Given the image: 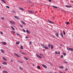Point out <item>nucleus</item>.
<instances>
[{
  "mask_svg": "<svg viewBox=\"0 0 73 73\" xmlns=\"http://www.w3.org/2000/svg\"><path fill=\"white\" fill-rule=\"evenodd\" d=\"M28 12L29 13H33V14L35 13V12H34V11H29Z\"/></svg>",
  "mask_w": 73,
  "mask_h": 73,
  "instance_id": "2",
  "label": "nucleus"
},
{
  "mask_svg": "<svg viewBox=\"0 0 73 73\" xmlns=\"http://www.w3.org/2000/svg\"><path fill=\"white\" fill-rule=\"evenodd\" d=\"M48 1H50V2H52V0H48Z\"/></svg>",
  "mask_w": 73,
  "mask_h": 73,
  "instance_id": "52",
  "label": "nucleus"
},
{
  "mask_svg": "<svg viewBox=\"0 0 73 73\" xmlns=\"http://www.w3.org/2000/svg\"><path fill=\"white\" fill-rule=\"evenodd\" d=\"M55 73H58L57 72H55Z\"/></svg>",
  "mask_w": 73,
  "mask_h": 73,
  "instance_id": "60",
  "label": "nucleus"
},
{
  "mask_svg": "<svg viewBox=\"0 0 73 73\" xmlns=\"http://www.w3.org/2000/svg\"><path fill=\"white\" fill-rule=\"evenodd\" d=\"M19 9H20L22 11H24V9L21 8H19Z\"/></svg>",
  "mask_w": 73,
  "mask_h": 73,
  "instance_id": "29",
  "label": "nucleus"
},
{
  "mask_svg": "<svg viewBox=\"0 0 73 73\" xmlns=\"http://www.w3.org/2000/svg\"><path fill=\"white\" fill-rule=\"evenodd\" d=\"M36 55L37 56V57L38 58H42V57H41V56H40V55H38V54H36Z\"/></svg>",
  "mask_w": 73,
  "mask_h": 73,
  "instance_id": "5",
  "label": "nucleus"
},
{
  "mask_svg": "<svg viewBox=\"0 0 73 73\" xmlns=\"http://www.w3.org/2000/svg\"><path fill=\"white\" fill-rule=\"evenodd\" d=\"M53 7H54V8H57V7L56 6H53Z\"/></svg>",
  "mask_w": 73,
  "mask_h": 73,
  "instance_id": "30",
  "label": "nucleus"
},
{
  "mask_svg": "<svg viewBox=\"0 0 73 73\" xmlns=\"http://www.w3.org/2000/svg\"><path fill=\"white\" fill-rule=\"evenodd\" d=\"M2 1H3L4 0H1Z\"/></svg>",
  "mask_w": 73,
  "mask_h": 73,
  "instance_id": "59",
  "label": "nucleus"
},
{
  "mask_svg": "<svg viewBox=\"0 0 73 73\" xmlns=\"http://www.w3.org/2000/svg\"><path fill=\"white\" fill-rule=\"evenodd\" d=\"M40 56H43V55L41 53H40Z\"/></svg>",
  "mask_w": 73,
  "mask_h": 73,
  "instance_id": "42",
  "label": "nucleus"
},
{
  "mask_svg": "<svg viewBox=\"0 0 73 73\" xmlns=\"http://www.w3.org/2000/svg\"><path fill=\"white\" fill-rule=\"evenodd\" d=\"M29 44H32V42L31 41V42H30Z\"/></svg>",
  "mask_w": 73,
  "mask_h": 73,
  "instance_id": "49",
  "label": "nucleus"
},
{
  "mask_svg": "<svg viewBox=\"0 0 73 73\" xmlns=\"http://www.w3.org/2000/svg\"><path fill=\"white\" fill-rule=\"evenodd\" d=\"M63 34L64 35H65V34H66V33H65V32L64 31H63Z\"/></svg>",
  "mask_w": 73,
  "mask_h": 73,
  "instance_id": "41",
  "label": "nucleus"
},
{
  "mask_svg": "<svg viewBox=\"0 0 73 73\" xmlns=\"http://www.w3.org/2000/svg\"><path fill=\"white\" fill-rule=\"evenodd\" d=\"M42 48H44L45 49H48V48L45 46H42Z\"/></svg>",
  "mask_w": 73,
  "mask_h": 73,
  "instance_id": "6",
  "label": "nucleus"
},
{
  "mask_svg": "<svg viewBox=\"0 0 73 73\" xmlns=\"http://www.w3.org/2000/svg\"><path fill=\"white\" fill-rule=\"evenodd\" d=\"M1 52L2 53H4V51L2 49H1Z\"/></svg>",
  "mask_w": 73,
  "mask_h": 73,
  "instance_id": "16",
  "label": "nucleus"
},
{
  "mask_svg": "<svg viewBox=\"0 0 73 73\" xmlns=\"http://www.w3.org/2000/svg\"><path fill=\"white\" fill-rule=\"evenodd\" d=\"M50 47L51 49H52L53 48V46L52 45H51Z\"/></svg>",
  "mask_w": 73,
  "mask_h": 73,
  "instance_id": "20",
  "label": "nucleus"
},
{
  "mask_svg": "<svg viewBox=\"0 0 73 73\" xmlns=\"http://www.w3.org/2000/svg\"><path fill=\"white\" fill-rule=\"evenodd\" d=\"M23 58H25V60H28V58H27V57H23Z\"/></svg>",
  "mask_w": 73,
  "mask_h": 73,
  "instance_id": "15",
  "label": "nucleus"
},
{
  "mask_svg": "<svg viewBox=\"0 0 73 73\" xmlns=\"http://www.w3.org/2000/svg\"><path fill=\"white\" fill-rule=\"evenodd\" d=\"M60 73H63V72H62V71H60Z\"/></svg>",
  "mask_w": 73,
  "mask_h": 73,
  "instance_id": "54",
  "label": "nucleus"
},
{
  "mask_svg": "<svg viewBox=\"0 0 73 73\" xmlns=\"http://www.w3.org/2000/svg\"><path fill=\"white\" fill-rule=\"evenodd\" d=\"M1 19H2V20H4V18L3 17H2L1 18Z\"/></svg>",
  "mask_w": 73,
  "mask_h": 73,
  "instance_id": "47",
  "label": "nucleus"
},
{
  "mask_svg": "<svg viewBox=\"0 0 73 73\" xmlns=\"http://www.w3.org/2000/svg\"><path fill=\"white\" fill-rule=\"evenodd\" d=\"M14 54H15V56H17V57H19V58H20V56H19V55L18 54L15 53H14Z\"/></svg>",
  "mask_w": 73,
  "mask_h": 73,
  "instance_id": "4",
  "label": "nucleus"
},
{
  "mask_svg": "<svg viewBox=\"0 0 73 73\" xmlns=\"http://www.w3.org/2000/svg\"><path fill=\"white\" fill-rule=\"evenodd\" d=\"M50 46H51V45H50V44H49L48 45V46L49 48H50Z\"/></svg>",
  "mask_w": 73,
  "mask_h": 73,
  "instance_id": "39",
  "label": "nucleus"
},
{
  "mask_svg": "<svg viewBox=\"0 0 73 73\" xmlns=\"http://www.w3.org/2000/svg\"><path fill=\"white\" fill-rule=\"evenodd\" d=\"M60 35L61 36L62 38H63L64 36H63V33H61Z\"/></svg>",
  "mask_w": 73,
  "mask_h": 73,
  "instance_id": "14",
  "label": "nucleus"
},
{
  "mask_svg": "<svg viewBox=\"0 0 73 73\" xmlns=\"http://www.w3.org/2000/svg\"><path fill=\"white\" fill-rule=\"evenodd\" d=\"M17 35V36H20V35L18 33H16Z\"/></svg>",
  "mask_w": 73,
  "mask_h": 73,
  "instance_id": "33",
  "label": "nucleus"
},
{
  "mask_svg": "<svg viewBox=\"0 0 73 73\" xmlns=\"http://www.w3.org/2000/svg\"><path fill=\"white\" fill-rule=\"evenodd\" d=\"M2 43L3 45H5V44H7V43L5 42H2Z\"/></svg>",
  "mask_w": 73,
  "mask_h": 73,
  "instance_id": "11",
  "label": "nucleus"
},
{
  "mask_svg": "<svg viewBox=\"0 0 73 73\" xmlns=\"http://www.w3.org/2000/svg\"><path fill=\"white\" fill-rule=\"evenodd\" d=\"M6 8H8V9H9V7L8 6H6Z\"/></svg>",
  "mask_w": 73,
  "mask_h": 73,
  "instance_id": "32",
  "label": "nucleus"
},
{
  "mask_svg": "<svg viewBox=\"0 0 73 73\" xmlns=\"http://www.w3.org/2000/svg\"><path fill=\"white\" fill-rule=\"evenodd\" d=\"M37 68H38V69H40V66H37Z\"/></svg>",
  "mask_w": 73,
  "mask_h": 73,
  "instance_id": "28",
  "label": "nucleus"
},
{
  "mask_svg": "<svg viewBox=\"0 0 73 73\" xmlns=\"http://www.w3.org/2000/svg\"><path fill=\"white\" fill-rule=\"evenodd\" d=\"M19 69H20V70H23V69L22 68L20 67H19Z\"/></svg>",
  "mask_w": 73,
  "mask_h": 73,
  "instance_id": "36",
  "label": "nucleus"
},
{
  "mask_svg": "<svg viewBox=\"0 0 73 73\" xmlns=\"http://www.w3.org/2000/svg\"><path fill=\"white\" fill-rule=\"evenodd\" d=\"M13 13H16V12H15V11H13Z\"/></svg>",
  "mask_w": 73,
  "mask_h": 73,
  "instance_id": "51",
  "label": "nucleus"
},
{
  "mask_svg": "<svg viewBox=\"0 0 73 73\" xmlns=\"http://www.w3.org/2000/svg\"><path fill=\"white\" fill-rule=\"evenodd\" d=\"M59 68H60V69H64V67L61 66L59 67Z\"/></svg>",
  "mask_w": 73,
  "mask_h": 73,
  "instance_id": "22",
  "label": "nucleus"
},
{
  "mask_svg": "<svg viewBox=\"0 0 73 73\" xmlns=\"http://www.w3.org/2000/svg\"><path fill=\"white\" fill-rule=\"evenodd\" d=\"M19 52L20 53H21L22 54H23V55H25V53H24V52L21 51H19Z\"/></svg>",
  "mask_w": 73,
  "mask_h": 73,
  "instance_id": "12",
  "label": "nucleus"
},
{
  "mask_svg": "<svg viewBox=\"0 0 73 73\" xmlns=\"http://www.w3.org/2000/svg\"><path fill=\"white\" fill-rule=\"evenodd\" d=\"M10 23L11 24H13V25H15V22H14L13 21H10Z\"/></svg>",
  "mask_w": 73,
  "mask_h": 73,
  "instance_id": "3",
  "label": "nucleus"
},
{
  "mask_svg": "<svg viewBox=\"0 0 73 73\" xmlns=\"http://www.w3.org/2000/svg\"><path fill=\"white\" fill-rule=\"evenodd\" d=\"M55 54H58L57 52V51H55Z\"/></svg>",
  "mask_w": 73,
  "mask_h": 73,
  "instance_id": "45",
  "label": "nucleus"
},
{
  "mask_svg": "<svg viewBox=\"0 0 73 73\" xmlns=\"http://www.w3.org/2000/svg\"><path fill=\"white\" fill-rule=\"evenodd\" d=\"M42 66H43L44 68H47V66H46V65H44V64H42Z\"/></svg>",
  "mask_w": 73,
  "mask_h": 73,
  "instance_id": "10",
  "label": "nucleus"
},
{
  "mask_svg": "<svg viewBox=\"0 0 73 73\" xmlns=\"http://www.w3.org/2000/svg\"><path fill=\"white\" fill-rule=\"evenodd\" d=\"M13 33H15V31H13Z\"/></svg>",
  "mask_w": 73,
  "mask_h": 73,
  "instance_id": "55",
  "label": "nucleus"
},
{
  "mask_svg": "<svg viewBox=\"0 0 73 73\" xmlns=\"http://www.w3.org/2000/svg\"><path fill=\"white\" fill-rule=\"evenodd\" d=\"M3 73H8V72H7L6 71H5V70H3Z\"/></svg>",
  "mask_w": 73,
  "mask_h": 73,
  "instance_id": "17",
  "label": "nucleus"
},
{
  "mask_svg": "<svg viewBox=\"0 0 73 73\" xmlns=\"http://www.w3.org/2000/svg\"><path fill=\"white\" fill-rule=\"evenodd\" d=\"M50 73H52V72H51L50 71Z\"/></svg>",
  "mask_w": 73,
  "mask_h": 73,
  "instance_id": "61",
  "label": "nucleus"
},
{
  "mask_svg": "<svg viewBox=\"0 0 73 73\" xmlns=\"http://www.w3.org/2000/svg\"><path fill=\"white\" fill-rule=\"evenodd\" d=\"M53 19H54V17H53Z\"/></svg>",
  "mask_w": 73,
  "mask_h": 73,
  "instance_id": "58",
  "label": "nucleus"
},
{
  "mask_svg": "<svg viewBox=\"0 0 73 73\" xmlns=\"http://www.w3.org/2000/svg\"><path fill=\"white\" fill-rule=\"evenodd\" d=\"M67 50H71V51H72V52H73V49L72 48H68V46H67Z\"/></svg>",
  "mask_w": 73,
  "mask_h": 73,
  "instance_id": "1",
  "label": "nucleus"
},
{
  "mask_svg": "<svg viewBox=\"0 0 73 73\" xmlns=\"http://www.w3.org/2000/svg\"><path fill=\"white\" fill-rule=\"evenodd\" d=\"M48 21H49V23H51V24H54V23L53 22H52L49 20H48Z\"/></svg>",
  "mask_w": 73,
  "mask_h": 73,
  "instance_id": "13",
  "label": "nucleus"
},
{
  "mask_svg": "<svg viewBox=\"0 0 73 73\" xmlns=\"http://www.w3.org/2000/svg\"><path fill=\"white\" fill-rule=\"evenodd\" d=\"M69 24V22H68L66 23V24H67V25H68Z\"/></svg>",
  "mask_w": 73,
  "mask_h": 73,
  "instance_id": "37",
  "label": "nucleus"
},
{
  "mask_svg": "<svg viewBox=\"0 0 73 73\" xmlns=\"http://www.w3.org/2000/svg\"><path fill=\"white\" fill-rule=\"evenodd\" d=\"M63 62L64 63H66V64H67V63H68V62H67V61H64Z\"/></svg>",
  "mask_w": 73,
  "mask_h": 73,
  "instance_id": "31",
  "label": "nucleus"
},
{
  "mask_svg": "<svg viewBox=\"0 0 73 73\" xmlns=\"http://www.w3.org/2000/svg\"><path fill=\"white\" fill-rule=\"evenodd\" d=\"M11 28L12 29H13V30H15V28H14V27H13L12 26H11Z\"/></svg>",
  "mask_w": 73,
  "mask_h": 73,
  "instance_id": "21",
  "label": "nucleus"
},
{
  "mask_svg": "<svg viewBox=\"0 0 73 73\" xmlns=\"http://www.w3.org/2000/svg\"><path fill=\"white\" fill-rule=\"evenodd\" d=\"M3 59L4 60H5V61H7V59L4 57L3 58Z\"/></svg>",
  "mask_w": 73,
  "mask_h": 73,
  "instance_id": "18",
  "label": "nucleus"
},
{
  "mask_svg": "<svg viewBox=\"0 0 73 73\" xmlns=\"http://www.w3.org/2000/svg\"><path fill=\"white\" fill-rule=\"evenodd\" d=\"M21 22L22 23V24H23L24 25H26V23L23 21H21Z\"/></svg>",
  "mask_w": 73,
  "mask_h": 73,
  "instance_id": "7",
  "label": "nucleus"
},
{
  "mask_svg": "<svg viewBox=\"0 0 73 73\" xmlns=\"http://www.w3.org/2000/svg\"><path fill=\"white\" fill-rule=\"evenodd\" d=\"M27 54V53H26L25 54Z\"/></svg>",
  "mask_w": 73,
  "mask_h": 73,
  "instance_id": "62",
  "label": "nucleus"
},
{
  "mask_svg": "<svg viewBox=\"0 0 73 73\" xmlns=\"http://www.w3.org/2000/svg\"><path fill=\"white\" fill-rule=\"evenodd\" d=\"M65 70H66V71H67V70H68V69L67 68H66L65 69Z\"/></svg>",
  "mask_w": 73,
  "mask_h": 73,
  "instance_id": "46",
  "label": "nucleus"
},
{
  "mask_svg": "<svg viewBox=\"0 0 73 73\" xmlns=\"http://www.w3.org/2000/svg\"><path fill=\"white\" fill-rule=\"evenodd\" d=\"M63 54L64 56H66V53H63Z\"/></svg>",
  "mask_w": 73,
  "mask_h": 73,
  "instance_id": "40",
  "label": "nucleus"
},
{
  "mask_svg": "<svg viewBox=\"0 0 73 73\" xmlns=\"http://www.w3.org/2000/svg\"><path fill=\"white\" fill-rule=\"evenodd\" d=\"M40 45H41L42 46H43V45L42 44H40Z\"/></svg>",
  "mask_w": 73,
  "mask_h": 73,
  "instance_id": "57",
  "label": "nucleus"
},
{
  "mask_svg": "<svg viewBox=\"0 0 73 73\" xmlns=\"http://www.w3.org/2000/svg\"><path fill=\"white\" fill-rule=\"evenodd\" d=\"M62 11H64V10H62Z\"/></svg>",
  "mask_w": 73,
  "mask_h": 73,
  "instance_id": "64",
  "label": "nucleus"
},
{
  "mask_svg": "<svg viewBox=\"0 0 73 73\" xmlns=\"http://www.w3.org/2000/svg\"><path fill=\"white\" fill-rule=\"evenodd\" d=\"M20 44V41L17 42L16 43V44Z\"/></svg>",
  "mask_w": 73,
  "mask_h": 73,
  "instance_id": "25",
  "label": "nucleus"
},
{
  "mask_svg": "<svg viewBox=\"0 0 73 73\" xmlns=\"http://www.w3.org/2000/svg\"><path fill=\"white\" fill-rule=\"evenodd\" d=\"M2 64H3V65H7V63L5 62H3Z\"/></svg>",
  "mask_w": 73,
  "mask_h": 73,
  "instance_id": "23",
  "label": "nucleus"
},
{
  "mask_svg": "<svg viewBox=\"0 0 73 73\" xmlns=\"http://www.w3.org/2000/svg\"><path fill=\"white\" fill-rule=\"evenodd\" d=\"M46 73H49V72L47 71V72Z\"/></svg>",
  "mask_w": 73,
  "mask_h": 73,
  "instance_id": "56",
  "label": "nucleus"
},
{
  "mask_svg": "<svg viewBox=\"0 0 73 73\" xmlns=\"http://www.w3.org/2000/svg\"><path fill=\"white\" fill-rule=\"evenodd\" d=\"M21 48L22 49H24V48L23 47V46H21Z\"/></svg>",
  "mask_w": 73,
  "mask_h": 73,
  "instance_id": "26",
  "label": "nucleus"
},
{
  "mask_svg": "<svg viewBox=\"0 0 73 73\" xmlns=\"http://www.w3.org/2000/svg\"><path fill=\"white\" fill-rule=\"evenodd\" d=\"M56 36H57V37H59V36H58V33H56Z\"/></svg>",
  "mask_w": 73,
  "mask_h": 73,
  "instance_id": "19",
  "label": "nucleus"
},
{
  "mask_svg": "<svg viewBox=\"0 0 73 73\" xmlns=\"http://www.w3.org/2000/svg\"><path fill=\"white\" fill-rule=\"evenodd\" d=\"M26 32H27V33H29V34H30V32H29V30H27Z\"/></svg>",
  "mask_w": 73,
  "mask_h": 73,
  "instance_id": "24",
  "label": "nucleus"
},
{
  "mask_svg": "<svg viewBox=\"0 0 73 73\" xmlns=\"http://www.w3.org/2000/svg\"><path fill=\"white\" fill-rule=\"evenodd\" d=\"M58 54H60V52H59L58 53Z\"/></svg>",
  "mask_w": 73,
  "mask_h": 73,
  "instance_id": "50",
  "label": "nucleus"
},
{
  "mask_svg": "<svg viewBox=\"0 0 73 73\" xmlns=\"http://www.w3.org/2000/svg\"><path fill=\"white\" fill-rule=\"evenodd\" d=\"M1 68V66H0V68Z\"/></svg>",
  "mask_w": 73,
  "mask_h": 73,
  "instance_id": "63",
  "label": "nucleus"
},
{
  "mask_svg": "<svg viewBox=\"0 0 73 73\" xmlns=\"http://www.w3.org/2000/svg\"><path fill=\"white\" fill-rule=\"evenodd\" d=\"M1 35H3V33L2 32H1Z\"/></svg>",
  "mask_w": 73,
  "mask_h": 73,
  "instance_id": "48",
  "label": "nucleus"
},
{
  "mask_svg": "<svg viewBox=\"0 0 73 73\" xmlns=\"http://www.w3.org/2000/svg\"><path fill=\"white\" fill-rule=\"evenodd\" d=\"M18 62H20V63H23V62L21 61H19Z\"/></svg>",
  "mask_w": 73,
  "mask_h": 73,
  "instance_id": "34",
  "label": "nucleus"
},
{
  "mask_svg": "<svg viewBox=\"0 0 73 73\" xmlns=\"http://www.w3.org/2000/svg\"><path fill=\"white\" fill-rule=\"evenodd\" d=\"M25 38H27V39L28 38V37L27 36H26Z\"/></svg>",
  "mask_w": 73,
  "mask_h": 73,
  "instance_id": "44",
  "label": "nucleus"
},
{
  "mask_svg": "<svg viewBox=\"0 0 73 73\" xmlns=\"http://www.w3.org/2000/svg\"><path fill=\"white\" fill-rule=\"evenodd\" d=\"M20 27H21L22 28H23V26L22 25H20Z\"/></svg>",
  "mask_w": 73,
  "mask_h": 73,
  "instance_id": "35",
  "label": "nucleus"
},
{
  "mask_svg": "<svg viewBox=\"0 0 73 73\" xmlns=\"http://www.w3.org/2000/svg\"><path fill=\"white\" fill-rule=\"evenodd\" d=\"M11 62H13V60H11Z\"/></svg>",
  "mask_w": 73,
  "mask_h": 73,
  "instance_id": "53",
  "label": "nucleus"
},
{
  "mask_svg": "<svg viewBox=\"0 0 73 73\" xmlns=\"http://www.w3.org/2000/svg\"><path fill=\"white\" fill-rule=\"evenodd\" d=\"M23 32H25V33L26 32V31H25V30L24 29H23Z\"/></svg>",
  "mask_w": 73,
  "mask_h": 73,
  "instance_id": "27",
  "label": "nucleus"
},
{
  "mask_svg": "<svg viewBox=\"0 0 73 73\" xmlns=\"http://www.w3.org/2000/svg\"><path fill=\"white\" fill-rule=\"evenodd\" d=\"M2 2H3L4 3H6V2H5V1H4V0L3 1H2Z\"/></svg>",
  "mask_w": 73,
  "mask_h": 73,
  "instance_id": "38",
  "label": "nucleus"
},
{
  "mask_svg": "<svg viewBox=\"0 0 73 73\" xmlns=\"http://www.w3.org/2000/svg\"><path fill=\"white\" fill-rule=\"evenodd\" d=\"M61 58H63V55H62L61 56Z\"/></svg>",
  "mask_w": 73,
  "mask_h": 73,
  "instance_id": "43",
  "label": "nucleus"
},
{
  "mask_svg": "<svg viewBox=\"0 0 73 73\" xmlns=\"http://www.w3.org/2000/svg\"><path fill=\"white\" fill-rule=\"evenodd\" d=\"M65 7H66V8H71L72 7V6H69L68 5H66Z\"/></svg>",
  "mask_w": 73,
  "mask_h": 73,
  "instance_id": "8",
  "label": "nucleus"
},
{
  "mask_svg": "<svg viewBox=\"0 0 73 73\" xmlns=\"http://www.w3.org/2000/svg\"><path fill=\"white\" fill-rule=\"evenodd\" d=\"M14 17L15 18V19H17L18 20H19V18L17 16H14Z\"/></svg>",
  "mask_w": 73,
  "mask_h": 73,
  "instance_id": "9",
  "label": "nucleus"
}]
</instances>
